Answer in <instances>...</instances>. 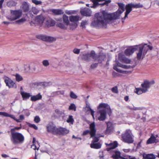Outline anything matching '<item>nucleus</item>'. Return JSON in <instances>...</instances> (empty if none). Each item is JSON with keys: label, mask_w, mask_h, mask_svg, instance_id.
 Segmentation results:
<instances>
[{"label": "nucleus", "mask_w": 159, "mask_h": 159, "mask_svg": "<svg viewBox=\"0 0 159 159\" xmlns=\"http://www.w3.org/2000/svg\"><path fill=\"white\" fill-rule=\"evenodd\" d=\"M55 24L54 20L51 19H49L46 21V25L48 27H49L54 26Z\"/></svg>", "instance_id": "26"}, {"label": "nucleus", "mask_w": 159, "mask_h": 159, "mask_svg": "<svg viewBox=\"0 0 159 159\" xmlns=\"http://www.w3.org/2000/svg\"><path fill=\"white\" fill-rule=\"evenodd\" d=\"M25 20V19L24 18H22L16 21V22L18 23L23 22Z\"/></svg>", "instance_id": "58"}, {"label": "nucleus", "mask_w": 159, "mask_h": 159, "mask_svg": "<svg viewBox=\"0 0 159 159\" xmlns=\"http://www.w3.org/2000/svg\"><path fill=\"white\" fill-rule=\"evenodd\" d=\"M101 145L99 143H91L90 144L91 148L94 149H98L101 148Z\"/></svg>", "instance_id": "29"}, {"label": "nucleus", "mask_w": 159, "mask_h": 159, "mask_svg": "<svg viewBox=\"0 0 159 159\" xmlns=\"http://www.w3.org/2000/svg\"><path fill=\"white\" fill-rule=\"evenodd\" d=\"M140 116L139 114H137L135 116V117L136 118V119H138L140 118Z\"/></svg>", "instance_id": "64"}, {"label": "nucleus", "mask_w": 159, "mask_h": 159, "mask_svg": "<svg viewBox=\"0 0 159 159\" xmlns=\"http://www.w3.org/2000/svg\"><path fill=\"white\" fill-rule=\"evenodd\" d=\"M15 77L16 80L17 82L21 81L23 79L22 77L18 74H16V75Z\"/></svg>", "instance_id": "37"}, {"label": "nucleus", "mask_w": 159, "mask_h": 159, "mask_svg": "<svg viewBox=\"0 0 159 159\" xmlns=\"http://www.w3.org/2000/svg\"><path fill=\"white\" fill-rule=\"evenodd\" d=\"M74 121V120L72 116L71 115L69 116L68 119L66 120L67 122L68 123H70L73 124Z\"/></svg>", "instance_id": "40"}, {"label": "nucleus", "mask_w": 159, "mask_h": 159, "mask_svg": "<svg viewBox=\"0 0 159 159\" xmlns=\"http://www.w3.org/2000/svg\"><path fill=\"white\" fill-rule=\"evenodd\" d=\"M155 83L154 81H152L150 82L148 81L147 80L144 81L143 83L141 84V87L143 89L144 92H146L147 90L148 89L151 84H153Z\"/></svg>", "instance_id": "11"}, {"label": "nucleus", "mask_w": 159, "mask_h": 159, "mask_svg": "<svg viewBox=\"0 0 159 159\" xmlns=\"http://www.w3.org/2000/svg\"><path fill=\"white\" fill-rule=\"evenodd\" d=\"M98 66V64L97 63H95L92 64L90 66V69H94L95 68L97 67Z\"/></svg>", "instance_id": "53"}, {"label": "nucleus", "mask_w": 159, "mask_h": 159, "mask_svg": "<svg viewBox=\"0 0 159 159\" xmlns=\"http://www.w3.org/2000/svg\"><path fill=\"white\" fill-rule=\"evenodd\" d=\"M80 13L82 16H91V11L88 9H85L81 10Z\"/></svg>", "instance_id": "17"}, {"label": "nucleus", "mask_w": 159, "mask_h": 159, "mask_svg": "<svg viewBox=\"0 0 159 159\" xmlns=\"http://www.w3.org/2000/svg\"><path fill=\"white\" fill-rule=\"evenodd\" d=\"M11 15L7 19L11 21L14 20L19 18L22 15V12L19 10H11Z\"/></svg>", "instance_id": "7"}, {"label": "nucleus", "mask_w": 159, "mask_h": 159, "mask_svg": "<svg viewBox=\"0 0 159 159\" xmlns=\"http://www.w3.org/2000/svg\"><path fill=\"white\" fill-rule=\"evenodd\" d=\"M13 119L17 122H21L20 120H22L24 119V116L23 115H20L19 116V119H17L15 117V118Z\"/></svg>", "instance_id": "38"}, {"label": "nucleus", "mask_w": 159, "mask_h": 159, "mask_svg": "<svg viewBox=\"0 0 159 159\" xmlns=\"http://www.w3.org/2000/svg\"><path fill=\"white\" fill-rule=\"evenodd\" d=\"M4 0H1L0 1V8H2V4L4 2Z\"/></svg>", "instance_id": "60"}, {"label": "nucleus", "mask_w": 159, "mask_h": 159, "mask_svg": "<svg viewBox=\"0 0 159 159\" xmlns=\"http://www.w3.org/2000/svg\"><path fill=\"white\" fill-rule=\"evenodd\" d=\"M86 21H82L81 23V25L82 27L85 26V25L86 24Z\"/></svg>", "instance_id": "59"}, {"label": "nucleus", "mask_w": 159, "mask_h": 159, "mask_svg": "<svg viewBox=\"0 0 159 159\" xmlns=\"http://www.w3.org/2000/svg\"><path fill=\"white\" fill-rule=\"evenodd\" d=\"M86 108H87V111H90L91 115L92 116L93 119H94V111L91 109L89 106H86Z\"/></svg>", "instance_id": "35"}, {"label": "nucleus", "mask_w": 159, "mask_h": 159, "mask_svg": "<svg viewBox=\"0 0 159 159\" xmlns=\"http://www.w3.org/2000/svg\"><path fill=\"white\" fill-rule=\"evenodd\" d=\"M103 1L105 2H104V5H106L107 6H108L109 3H110L111 2V0H105Z\"/></svg>", "instance_id": "57"}, {"label": "nucleus", "mask_w": 159, "mask_h": 159, "mask_svg": "<svg viewBox=\"0 0 159 159\" xmlns=\"http://www.w3.org/2000/svg\"><path fill=\"white\" fill-rule=\"evenodd\" d=\"M143 157L144 159H155L156 157L152 153L143 154Z\"/></svg>", "instance_id": "22"}, {"label": "nucleus", "mask_w": 159, "mask_h": 159, "mask_svg": "<svg viewBox=\"0 0 159 159\" xmlns=\"http://www.w3.org/2000/svg\"><path fill=\"white\" fill-rule=\"evenodd\" d=\"M36 37L37 38L43 41L52 42L54 41V38L53 37L47 36L43 35H37L36 36Z\"/></svg>", "instance_id": "12"}, {"label": "nucleus", "mask_w": 159, "mask_h": 159, "mask_svg": "<svg viewBox=\"0 0 159 159\" xmlns=\"http://www.w3.org/2000/svg\"><path fill=\"white\" fill-rule=\"evenodd\" d=\"M157 142H158V141L156 139V138L153 135H152L147 141V144H152L155 143H157Z\"/></svg>", "instance_id": "19"}, {"label": "nucleus", "mask_w": 159, "mask_h": 159, "mask_svg": "<svg viewBox=\"0 0 159 159\" xmlns=\"http://www.w3.org/2000/svg\"><path fill=\"white\" fill-rule=\"evenodd\" d=\"M122 62L126 63H129L131 62V61L126 58V57H125L123 60L121 61Z\"/></svg>", "instance_id": "47"}, {"label": "nucleus", "mask_w": 159, "mask_h": 159, "mask_svg": "<svg viewBox=\"0 0 159 159\" xmlns=\"http://www.w3.org/2000/svg\"><path fill=\"white\" fill-rule=\"evenodd\" d=\"M93 137L91 143H94L98 142L99 140V138L96 137H94V136Z\"/></svg>", "instance_id": "51"}, {"label": "nucleus", "mask_w": 159, "mask_h": 159, "mask_svg": "<svg viewBox=\"0 0 159 159\" xmlns=\"http://www.w3.org/2000/svg\"><path fill=\"white\" fill-rule=\"evenodd\" d=\"M80 49L77 48H75L73 50V52L76 54H79L80 52Z\"/></svg>", "instance_id": "56"}, {"label": "nucleus", "mask_w": 159, "mask_h": 159, "mask_svg": "<svg viewBox=\"0 0 159 159\" xmlns=\"http://www.w3.org/2000/svg\"><path fill=\"white\" fill-rule=\"evenodd\" d=\"M69 28L70 30H73L75 29L77 26V24L76 23H72L69 24Z\"/></svg>", "instance_id": "31"}, {"label": "nucleus", "mask_w": 159, "mask_h": 159, "mask_svg": "<svg viewBox=\"0 0 159 159\" xmlns=\"http://www.w3.org/2000/svg\"><path fill=\"white\" fill-rule=\"evenodd\" d=\"M99 112L100 113V116L98 118V119L100 121L104 120L106 118V112L105 110H100Z\"/></svg>", "instance_id": "15"}, {"label": "nucleus", "mask_w": 159, "mask_h": 159, "mask_svg": "<svg viewBox=\"0 0 159 159\" xmlns=\"http://www.w3.org/2000/svg\"><path fill=\"white\" fill-rule=\"evenodd\" d=\"M42 96L40 93L36 95L32 96L30 98V100L33 101H35L37 100L41 99Z\"/></svg>", "instance_id": "24"}, {"label": "nucleus", "mask_w": 159, "mask_h": 159, "mask_svg": "<svg viewBox=\"0 0 159 159\" xmlns=\"http://www.w3.org/2000/svg\"><path fill=\"white\" fill-rule=\"evenodd\" d=\"M89 129L90 131L86 130L84 131L82 134V135H85L89 133L91 137H93L95 136L96 132V129L94 122H93L90 124Z\"/></svg>", "instance_id": "6"}, {"label": "nucleus", "mask_w": 159, "mask_h": 159, "mask_svg": "<svg viewBox=\"0 0 159 159\" xmlns=\"http://www.w3.org/2000/svg\"><path fill=\"white\" fill-rule=\"evenodd\" d=\"M55 112L57 114H60V111L58 109H56L55 110Z\"/></svg>", "instance_id": "61"}, {"label": "nucleus", "mask_w": 159, "mask_h": 159, "mask_svg": "<svg viewBox=\"0 0 159 159\" xmlns=\"http://www.w3.org/2000/svg\"><path fill=\"white\" fill-rule=\"evenodd\" d=\"M133 137L131 131L129 129H127L124 133L121 134L123 141L128 143H133Z\"/></svg>", "instance_id": "5"}, {"label": "nucleus", "mask_w": 159, "mask_h": 159, "mask_svg": "<svg viewBox=\"0 0 159 159\" xmlns=\"http://www.w3.org/2000/svg\"><path fill=\"white\" fill-rule=\"evenodd\" d=\"M2 156L4 158H6L8 157V156L6 154H2Z\"/></svg>", "instance_id": "63"}, {"label": "nucleus", "mask_w": 159, "mask_h": 159, "mask_svg": "<svg viewBox=\"0 0 159 159\" xmlns=\"http://www.w3.org/2000/svg\"><path fill=\"white\" fill-rule=\"evenodd\" d=\"M57 25L61 29H65L66 28V27L65 25L62 23H58Z\"/></svg>", "instance_id": "44"}, {"label": "nucleus", "mask_w": 159, "mask_h": 159, "mask_svg": "<svg viewBox=\"0 0 159 159\" xmlns=\"http://www.w3.org/2000/svg\"><path fill=\"white\" fill-rule=\"evenodd\" d=\"M91 57L94 60H97L99 62L103 60L105 57L102 55H97L95 52L92 50L90 53L83 54L82 56V59L85 61H89Z\"/></svg>", "instance_id": "3"}, {"label": "nucleus", "mask_w": 159, "mask_h": 159, "mask_svg": "<svg viewBox=\"0 0 159 159\" xmlns=\"http://www.w3.org/2000/svg\"><path fill=\"white\" fill-rule=\"evenodd\" d=\"M57 128L52 123H49L47 126V131L54 135L56 134Z\"/></svg>", "instance_id": "8"}, {"label": "nucleus", "mask_w": 159, "mask_h": 159, "mask_svg": "<svg viewBox=\"0 0 159 159\" xmlns=\"http://www.w3.org/2000/svg\"><path fill=\"white\" fill-rule=\"evenodd\" d=\"M134 92L138 95L142 94L143 93H145L144 92L143 89L142 88H136L134 90Z\"/></svg>", "instance_id": "30"}, {"label": "nucleus", "mask_w": 159, "mask_h": 159, "mask_svg": "<svg viewBox=\"0 0 159 159\" xmlns=\"http://www.w3.org/2000/svg\"><path fill=\"white\" fill-rule=\"evenodd\" d=\"M32 11L33 13L34 14H37L39 12V10L35 7L32 8Z\"/></svg>", "instance_id": "48"}, {"label": "nucleus", "mask_w": 159, "mask_h": 159, "mask_svg": "<svg viewBox=\"0 0 159 159\" xmlns=\"http://www.w3.org/2000/svg\"><path fill=\"white\" fill-rule=\"evenodd\" d=\"M132 7L133 8H142L143 7V5L140 3L134 4L132 3Z\"/></svg>", "instance_id": "36"}, {"label": "nucleus", "mask_w": 159, "mask_h": 159, "mask_svg": "<svg viewBox=\"0 0 159 159\" xmlns=\"http://www.w3.org/2000/svg\"><path fill=\"white\" fill-rule=\"evenodd\" d=\"M79 17L78 16H71L69 17V20L71 22L76 23L79 20Z\"/></svg>", "instance_id": "27"}, {"label": "nucleus", "mask_w": 159, "mask_h": 159, "mask_svg": "<svg viewBox=\"0 0 159 159\" xmlns=\"http://www.w3.org/2000/svg\"><path fill=\"white\" fill-rule=\"evenodd\" d=\"M152 48V46L148 45L147 44H139L127 48L125 51V53L126 56H129L138 50L136 58L138 60L140 61L144 58L148 49L151 50Z\"/></svg>", "instance_id": "2"}, {"label": "nucleus", "mask_w": 159, "mask_h": 159, "mask_svg": "<svg viewBox=\"0 0 159 159\" xmlns=\"http://www.w3.org/2000/svg\"><path fill=\"white\" fill-rule=\"evenodd\" d=\"M29 127H31V128H33L35 130H37L38 129V127L36 126V125L35 124H30L29 125Z\"/></svg>", "instance_id": "55"}, {"label": "nucleus", "mask_w": 159, "mask_h": 159, "mask_svg": "<svg viewBox=\"0 0 159 159\" xmlns=\"http://www.w3.org/2000/svg\"><path fill=\"white\" fill-rule=\"evenodd\" d=\"M69 131L65 128L59 127L57 128L56 135H65L69 133Z\"/></svg>", "instance_id": "10"}, {"label": "nucleus", "mask_w": 159, "mask_h": 159, "mask_svg": "<svg viewBox=\"0 0 159 159\" xmlns=\"http://www.w3.org/2000/svg\"><path fill=\"white\" fill-rule=\"evenodd\" d=\"M108 145L110 146V149H113L117 147L118 143L116 141H115L113 143L109 144Z\"/></svg>", "instance_id": "32"}, {"label": "nucleus", "mask_w": 159, "mask_h": 159, "mask_svg": "<svg viewBox=\"0 0 159 159\" xmlns=\"http://www.w3.org/2000/svg\"><path fill=\"white\" fill-rule=\"evenodd\" d=\"M117 66L122 67L125 68H128L127 66L125 65H122L118 62L117 63V65L114 66L113 67V69L118 72H120V70L117 68Z\"/></svg>", "instance_id": "25"}, {"label": "nucleus", "mask_w": 159, "mask_h": 159, "mask_svg": "<svg viewBox=\"0 0 159 159\" xmlns=\"http://www.w3.org/2000/svg\"><path fill=\"white\" fill-rule=\"evenodd\" d=\"M21 128L20 127H15L13 129H12L11 130V133H16V132H14L15 130H18Z\"/></svg>", "instance_id": "54"}, {"label": "nucleus", "mask_w": 159, "mask_h": 159, "mask_svg": "<svg viewBox=\"0 0 159 159\" xmlns=\"http://www.w3.org/2000/svg\"><path fill=\"white\" fill-rule=\"evenodd\" d=\"M133 8L132 7V3L128 4L126 5L125 6L126 12L125 13V18L128 17V15L132 10V8Z\"/></svg>", "instance_id": "13"}, {"label": "nucleus", "mask_w": 159, "mask_h": 159, "mask_svg": "<svg viewBox=\"0 0 159 159\" xmlns=\"http://www.w3.org/2000/svg\"><path fill=\"white\" fill-rule=\"evenodd\" d=\"M112 91L115 93H118V90L117 86H116L111 89Z\"/></svg>", "instance_id": "50"}, {"label": "nucleus", "mask_w": 159, "mask_h": 159, "mask_svg": "<svg viewBox=\"0 0 159 159\" xmlns=\"http://www.w3.org/2000/svg\"><path fill=\"white\" fill-rule=\"evenodd\" d=\"M34 120L35 123H38L40 121V119L39 116H36L34 117Z\"/></svg>", "instance_id": "52"}, {"label": "nucleus", "mask_w": 159, "mask_h": 159, "mask_svg": "<svg viewBox=\"0 0 159 159\" xmlns=\"http://www.w3.org/2000/svg\"><path fill=\"white\" fill-rule=\"evenodd\" d=\"M121 157L120 152L116 151L115 152V154H113L111 156V157L114 159H118Z\"/></svg>", "instance_id": "28"}, {"label": "nucleus", "mask_w": 159, "mask_h": 159, "mask_svg": "<svg viewBox=\"0 0 159 159\" xmlns=\"http://www.w3.org/2000/svg\"><path fill=\"white\" fill-rule=\"evenodd\" d=\"M69 110H73L74 111H75L76 109V107L75 104L73 103L71 104L69 107Z\"/></svg>", "instance_id": "41"}, {"label": "nucleus", "mask_w": 159, "mask_h": 159, "mask_svg": "<svg viewBox=\"0 0 159 159\" xmlns=\"http://www.w3.org/2000/svg\"><path fill=\"white\" fill-rule=\"evenodd\" d=\"M119 8L117 11L112 14H108L103 11L95 14L96 20H94L92 23V25L96 26L100 25L105 26L107 25V20H112L118 19L120 15L125 10L124 5L121 3H118Z\"/></svg>", "instance_id": "1"}, {"label": "nucleus", "mask_w": 159, "mask_h": 159, "mask_svg": "<svg viewBox=\"0 0 159 159\" xmlns=\"http://www.w3.org/2000/svg\"><path fill=\"white\" fill-rule=\"evenodd\" d=\"M21 8L24 12H27L29 9V6L28 4L25 2H23Z\"/></svg>", "instance_id": "20"}, {"label": "nucleus", "mask_w": 159, "mask_h": 159, "mask_svg": "<svg viewBox=\"0 0 159 159\" xmlns=\"http://www.w3.org/2000/svg\"><path fill=\"white\" fill-rule=\"evenodd\" d=\"M17 3L15 1L11 0L7 2V6L9 7L15 6L16 5Z\"/></svg>", "instance_id": "33"}, {"label": "nucleus", "mask_w": 159, "mask_h": 159, "mask_svg": "<svg viewBox=\"0 0 159 159\" xmlns=\"http://www.w3.org/2000/svg\"><path fill=\"white\" fill-rule=\"evenodd\" d=\"M3 79L6 86H7L9 88L13 87H15V88H16V84L11 79L7 76H5L3 77Z\"/></svg>", "instance_id": "9"}, {"label": "nucleus", "mask_w": 159, "mask_h": 159, "mask_svg": "<svg viewBox=\"0 0 159 159\" xmlns=\"http://www.w3.org/2000/svg\"><path fill=\"white\" fill-rule=\"evenodd\" d=\"M11 140L14 144L22 143L25 139L23 135L19 132L11 133Z\"/></svg>", "instance_id": "4"}, {"label": "nucleus", "mask_w": 159, "mask_h": 159, "mask_svg": "<svg viewBox=\"0 0 159 159\" xmlns=\"http://www.w3.org/2000/svg\"><path fill=\"white\" fill-rule=\"evenodd\" d=\"M32 2L36 5H42V2L40 1H38L37 0H32Z\"/></svg>", "instance_id": "45"}, {"label": "nucleus", "mask_w": 159, "mask_h": 159, "mask_svg": "<svg viewBox=\"0 0 159 159\" xmlns=\"http://www.w3.org/2000/svg\"><path fill=\"white\" fill-rule=\"evenodd\" d=\"M20 94L23 100H26L29 98L31 96V95L29 93L25 92H21Z\"/></svg>", "instance_id": "23"}, {"label": "nucleus", "mask_w": 159, "mask_h": 159, "mask_svg": "<svg viewBox=\"0 0 159 159\" xmlns=\"http://www.w3.org/2000/svg\"><path fill=\"white\" fill-rule=\"evenodd\" d=\"M3 116L5 117H9L13 119L15 118V116L12 115H10L6 112H3Z\"/></svg>", "instance_id": "39"}, {"label": "nucleus", "mask_w": 159, "mask_h": 159, "mask_svg": "<svg viewBox=\"0 0 159 159\" xmlns=\"http://www.w3.org/2000/svg\"><path fill=\"white\" fill-rule=\"evenodd\" d=\"M103 108L106 109L107 111H109L111 113V109L110 106L107 103H100L98 106V108L100 109L101 108Z\"/></svg>", "instance_id": "21"}, {"label": "nucleus", "mask_w": 159, "mask_h": 159, "mask_svg": "<svg viewBox=\"0 0 159 159\" xmlns=\"http://www.w3.org/2000/svg\"><path fill=\"white\" fill-rule=\"evenodd\" d=\"M63 19L64 23H66V26H68L69 24L68 16L64 14L63 16Z\"/></svg>", "instance_id": "34"}, {"label": "nucleus", "mask_w": 159, "mask_h": 159, "mask_svg": "<svg viewBox=\"0 0 159 159\" xmlns=\"http://www.w3.org/2000/svg\"><path fill=\"white\" fill-rule=\"evenodd\" d=\"M70 96L71 98L73 99H76L77 98V96L72 92H70Z\"/></svg>", "instance_id": "46"}, {"label": "nucleus", "mask_w": 159, "mask_h": 159, "mask_svg": "<svg viewBox=\"0 0 159 159\" xmlns=\"http://www.w3.org/2000/svg\"><path fill=\"white\" fill-rule=\"evenodd\" d=\"M42 63L43 66H44L47 67L49 65V63L48 60H44L42 62Z\"/></svg>", "instance_id": "42"}, {"label": "nucleus", "mask_w": 159, "mask_h": 159, "mask_svg": "<svg viewBox=\"0 0 159 159\" xmlns=\"http://www.w3.org/2000/svg\"><path fill=\"white\" fill-rule=\"evenodd\" d=\"M31 148L33 149L34 150H38L39 149V146H37L36 144H33L31 145Z\"/></svg>", "instance_id": "49"}, {"label": "nucleus", "mask_w": 159, "mask_h": 159, "mask_svg": "<svg viewBox=\"0 0 159 159\" xmlns=\"http://www.w3.org/2000/svg\"><path fill=\"white\" fill-rule=\"evenodd\" d=\"M129 97L128 96H126L124 98V100L126 102H127L129 100Z\"/></svg>", "instance_id": "62"}, {"label": "nucleus", "mask_w": 159, "mask_h": 159, "mask_svg": "<svg viewBox=\"0 0 159 159\" xmlns=\"http://www.w3.org/2000/svg\"><path fill=\"white\" fill-rule=\"evenodd\" d=\"M105 0H90V1L93 3L92 6L91 7L93 8H96L98 5L101 6H103L104 5V3H99L98 2H102Z\"/></svg>", "instance_id": "14"}, {"label": "nucleus", "mask_w": 159, "mask_h": 159, "mask_svg": "<svg viewBox=\"0 0 159 159\" xmlns=\"http://www.w3.org/2000/svg\"><path fill=\"white\" fill-rule=\"evenodd\" d=\"M44 20V18L43 16L39 15L35 17V21L38 24L41 25L43 24Z\"/></svg>", "instance_id": "16"}, {"label": "nucleus", "mask_w": 159, "mask_h": 159, "mask_svg": "<svg viewBox=\"0 0 159 159\" xmlns=\"http://www.w3.org/2000/svg\"><path fill=\"white\" fill-rule=\"evenodd\" d=\"M50 11L55 15H61L64 13V11L60 9H52L50 10Z\"/></svg>", "instance_id": "18"}, {"label": "nucleus", "mask_w": 159, "mask_h": 159, "mask_svg": "<svg viewBox=\"0 0 159 159\" xmlns=\"http://www.w3.org/2000/svg\"><path fill=\"white\" fill-rule=\"evenodd\" d=\"M125 56L122 53H120L118 54V58L120 61H121L125 57Z\"/></svg>", "instance_id": "43"}]
</instances>
